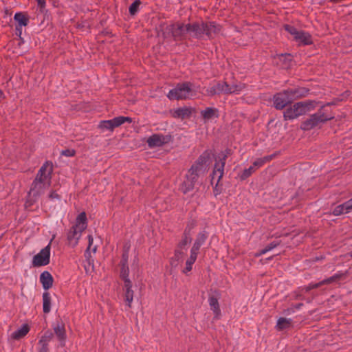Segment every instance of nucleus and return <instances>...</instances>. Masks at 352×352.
I'll return each instance as SVG.
<instances>
[{"label":"nucleus","instance_id":"1","mask_svg":"<svg viewBox=\"0 0 352 352\" xmlns=\"http://www.w3.org/2000/svg\"><path fill=\"white\" fill-rule=\"evenodd\" d=\"M53 166L52 163L45 162L39 169L28 192L27 201L25 204L26 208L31 207L49 188L51 185Z\"/></svg>","mask_w":352,"mask_h":352},{"label":"nucleus","instance_id":"2","mask_svg":"<svg viewBox=\"0 0 352 352\" xmlns=\"http://www.w3.org/2000/svg\"><path fill=\"white\" fill-rule=\"evenodd\" d=\"M210 155L208 151H205L188 170L184 180L180 185L179 189L184 194L193 190L199 175L206 171L208 166L206 164L210 160Z\"/></svg>","mask_w":352,"mask_h":352},{"label":"nucleus","instance_id":"3","mask_svg":"<svg viewBox=\"0 0 352 352\" xmlns=\"http://www.w3.org/2000/svg\"><path fill=\"white\" fill-rule=\"evenodd\" d=\"M337 104L338 102L334 98L332 101L320 106L317 112L310 115L309 118L301 122L300 129L302 131H310L316 127H320L322 124L334 119V113L332 111L329 110L328 107Z\"/></svg>","mask_w":352,"mask_h":352},{"label":"nucleus","instance_id":"4","mask_svg":"<svg viewBox=\"0 0 352 352\" xmlns=\"http://www.w3.org/2000/svg\"><path fill=\"white\" fill-rule=\"evenodd\" d=\"M319 103L313 100L298 102L286 109L283 113L284 119L285 120H294L300 116L305 115L314 111Z\"/></svg>","mask_w":352,"mask_h":352},{"label":"nucleus","instance_id":"5","mask_svg":"<svg viewBox=\"0 0 352 352\" xmlns=\"http://www.w3.org/2000/svg\"><path fill=\"white\" fill-rule=\"evenodd\" d=\"M191 84L190 82H184L178 84L177 87L171 89L167 96L170 100H182L189 97L191 92Z\"/></svg>","mask_w":352,"mask_h":352},{"label":"nucleus","instance_id":"6","mask_svg":"<svg viewBox=\"0 0 352 352\" xmlns=\"http://www.w3.org/2000/svg\"><path fill=\"white\" fill-rule=\"evenodd\" d=\"M187 32V25L176 23L168 25L163 31L164 37L173 36L175 40H180Z\"/></svg>","mask_w":352,"mask_h":352},{"label":"nucleus","instance_id":"7","mask_svg":"<svg viewBox=\"0 0 352 352\" xmlns=\"http://www.w3.org/2000/svg\"><path fill=\"white\" fill-rule=\"evenodd\" d=\"M231 154V150L229 148L225 150L220 154L219 162H216L214 164V168L212 173V179L217 177V181H219V179L223 177L226 158Z\"/></svg>","mask_w":352,"mask_h":352},{"label":"nucleus","instance_id":"8","mask_svg":"<svg viewBox=\"0 0 352 352\" xmlns=\"http://www.w3.org/2000/svg\"><path fill=\"white\" fill-rule=\"evenodd\" d=\"M50 260V243L43 248L40 252L36 254L32 259V265L34 267L47 265Z\"/></svg>","mask_w":352,"mask_h":352},{"label":"nucleus","instance_id":"9","mask_svg":"<svg viewBox=\"0 0 352 352\" xmlns=\"http://www.w3.org/2000/svg\"><path fill=\"white\" fill-rule=\"evenodd\" d=\"M129 249V247L124 245L122 259L120 263L121 267L120 276L123 280L124 283H125L126 280H130L129 278V269L128 267Z\"/></svg>","mask_w":352,"mask_h":352},{"label":"nucleus","instance_id":"10","mask_svg":"<svg viewBox=\"0 0 352 352\" xmlns=\"http://www.w3.org/2000/svg\"><path fill=\"white\" fill-rule=\"evenodd\" d=\"M309 89L305 87H297L284 90V94L288 96L292 103L294 100L302 98L308 95Z\"/></svg>","mask_w":352,"mask_h":352},{"label":"nucleus","instance_id":"11","mask_svg":"<svg viewBox=\"0 0 352 352\" xmlns=\"http://www.w3.org/2000/svg\"><path fill=\"white\" fill-rule=\"evenodd\" d=\"M83 231L75 226H72L67 233V245L72 248L76 247Z\"/></svg>","mask_w":352,"mask_h":352},{"label":"nucleus","instance_id":"12","mask_svg":"<svg viewBox=\"0 0 352 352\" xmlns=\"http://www.w3.org/2000/svg\"><path fill=\"white\" fill-rule=\"evenodd\" d=\"M170 136H165L162 134H153L147 139V144L150 148L158 147L168 143Z\"/></svg>","mask_w":352,"mask_h":352},{"label":"nucleus","instance_id":"13","mask_svg":"<svg viewBox=\"0 0 352 352\" xmlns=\"http://www.w3.org/2000/svg\"><path fill=\"white\" fill-rule=\"evenodd\" d=\"M94 239L91 235L88 236V247L85 252V256L86 258V260L87 261V265H85V270L86 271V273H89L91 270H94V264H93V260H91V248L93 244ZM97 247L94 246L91 249V251L95 253L96 252Z\"/></svg>","mask_w":352,"mask_h":352},{"label":"nucleus","instance_id":"14","mask_svg":"<svg viewBox=\"0 0 352 352\" xmlns=\"http://www.w3.org/2000/svg\"><path fill=\"white\" fill-rule=\"evenodd\" d=\"M54 334L58 339L60 346L64 347L67 339L65 323L63 322H58L53 328Z\"/></svg>","mask_w":352,"mask_h":352},{"label":"nucleus","instance_id":"15","mask_svg":"<svg viewBox=\"0 0 352 352\" xmlns=\"http://www.w3.org/2000/svg\"><path fill=\"white\" fill-rule=\"evenodd\" d=\"M288 104H291L288 96L284 94V91L276 94L274 96V104L276 109H283Z\"/></svg>","mask_w":352,"mask_h":352},{"label":"nucleus","instance_id":"16","mask_svg":"<svg viewBox=\"0 0 352 352\" xmlns=\"http://www.w3.org/2000/svg\"><path fill=\"white\" fill-rule=\"evenodd\" d=\"M124 300L126 303V305L131 308L134 294L133 290L132 289V283L131 280H126V281L124 283Z\"/></svg>","mask_w":352,"mask_h":352},{"label":"nucleus","instance_id":"17","mask_svg":"<svg viewBox=\"0 0 352 352\" xmlns=\"http://www.w3.org/2000/svg\"><path fill=\"white\" fill-rule=\"evenodd\" d=\"M204 30V23L187 25V32L197 38L201 37L205 34Z\"/></svg>","mask_w":352,"mask_h":352},{"label":"nucleus","instance_id":"18","mask_svg":"<svg viewBox=\"0 0 352 352\" xmlns=\"http://www.w3.org/2000/svg\"><path fill=\"white\" fill-rule=\"evenodd\" d=\"M207 239V234L205 232H199L193 243V245L190 250L191 252H193L196 254H199V249L201 246L204 244Z\"/></svg>","mask_w":352,"mask_h":352},{"label":"nucleus","instance_id":"19","mask_svg":"<svg viewBox=\"0 0 352 352\" xmlns=\"http://www.w3.org/2000/svg\"><path fill=\"white\" fill-rule=\"evenodd\" d=\"M185 249L177 247L175 250L174 256L170 258V264L172 267H177L180 262L183 261L185 254Z\"/></svg>","mask_w":352,"mask_h":352},{"label":"nucleus","instance_id":"20","mask_svg":"<svg viewBox=\"0 0 352 352\" xmlns=\"http://www.w3.org/2000/svg\"><path fill=\"white\" fill-rule=\"evenodd\" d=\"M40 281L44 289L47 290L53 285L54 278L47 271H44L40 276Z\"/></svg>","mask_w":352,"mask_h":352},{"label":"nucleus","instance_id":"21","mask_svg":"<svg viewBox=\"0 0 352 352\" xmlns=\"http://www.w3.org/2000/svg\"><path fill=\"white\" fill-rule=\"evenodd\" d=\"M171 114L172 116L175 118H180L184 120L190 117L192 114V110L190 108L188 107L178 108L171 111Z\"/></svg>","mask_w":352,"mask_h":352},{"label":"nucleus","instance_id":"22","mask_svg":"<svg viewBox=\"0 0 352 352\" xmlns=\"http://www.w3.org/2000/svg\"><path fill=\"white\" fill-rule=\"evenodd\" d=\"M205 34L212 38L220 31V26L213 22L204 23Z\"/></svg>","mask_w":352,"mask_h":352},{"label":"nucleus","instance_id":"23","mask_svg":"<svg viewBox=\"0 0 352 352\" xmlns=\"http://www.w3.org/2000/svg\"><path fill=\"white\" fill-rule=\"evenodd\" d=\"M352 210V200H349L344 204L336 206L333 211V214L336 216L340 215L344 212L347 213L349 212Z\"/></svg>","mask_w":352,"mask_h":352},{"label":"nucleus","instance_id":"24","mask_svg":"<svg viewBox=\"0 0 352 352\" xmlns=\"http://www.w3.org/2000/svg\"><path fill=\"white\" fill-rule=\"evenodd\" d=\"M294 39L303 45L312 44L311 36L308 32L299 31L296 35Z\"/></svg>","mask_w":352,"mask_h":352},{"label":"nucleus","instance_id":"25","mask_svg":"<svg viewBox=\"0 0 352 352\" xmlns=\"http://www.w3.org/2000/svg\"><path fill=\"white\" fill-rule=\"evenodd\" d=\"M118 120H117L116 118L109 120H103L100 122L99 124V128L102 129H108L110 131H113L116 127H118Z\"/></svg>","mask_w":352,"mask_h":352},{"label":"nucleus","instance_id":"26","mask_svg":"<svg viewBox=\"0 0 352 352\" xmlns=\"http://www.w3.org/2000/svg\"><path fill=\"white\" fill-rule=\"evenodd\" d=\"M293 320L290 318H280L277 320L276 323V329L278 331H282L283 329H289L292 327Z\"/></svg>","mask_w":352,"mask_h":352},{"label":"nucleus","instance_id":"27","mask_svg":"<svg viewBox=\"0 0 352 352\" xmlns=\"http://www.w3.org/2000/svg\"><path fill=\"white\" fill-rule=\"evenodd\" d=\"M30 331V327L28 324H23L20 329L15 331L12 334V338L14 340H20L21 338L25 337Z\"/></svg>","mask_w":352,"mask_h":352},{"label":"nucleus","instance_id":"28","mask_svg":"<svg viewBox=\"0 0 352 352\" xmlns=\"http://www.w3.org/2000/svg\"><path fill=\"white\" fill-rule=\"evenodd\" d=\"M74 226L82 230H85L87 228V216L85 212H82L78 214L76 219V223Z\"/></svg>","mask_w":352,"mask_h":352},{"label":"nucleus","instance_id":"29","mask_svg":"<svg viewBox=\"0 0 352 352\" xmlns=\"http://www.w3.org/2000/svg\"><path fill=\"white\" fill-rule=\"evenodd\" d=\"M218 110L212 107H207L205 110L201 111V115L206 120L212 119V118L218 117Z\"/></svg>","mask_w":352,"mask_h":352},{"label":"nucleus","instance_id":"30","mask_svg":"<svg viewBox=\"0 0 352 352\" xmlns=\"http://www.w3.org/2000/svg\"><path fill=\"white\" fill-rule=\"evenodd\" d=\"M245 87V84L242 82H239L232 85L228 84V94H239Z\"/></svg>","mask_w":352,"mask_h":352},{"label":"nucleus","instance_id":"31","mask_svg":"<svg viewBox=\"0 0 352 352\" xmlns=\"http://www.w3.org/2000/svg\"><path fill=\"white\" fill-rule=\"evenodd\" d=\"M51 309V297L48 292L43 294V310L45 314H48Z\"/></svg>","mask_w":352,"mask_h":352},{"label":"nucleus","instance_id":"32","mask_svg":"<svg viewBox=\"0 0 352 352\" xmlns=\"http://www.w3.org/2000/svg\"><path fill=\"white\" fill-rule=\"evenodd\" d=\"M191 240H192V239L190 237V230H188V231L185 230V232L182 236V239L178 243L177 247H179V248H183V249L186 250V247H187L188 244H189L191 242Z\"/></svg>","mask_w":352,"mask_h":352},{"label":"nucleus","instance_id":"33","mask_svg":"<svg viewBox=\"0 0 352 352\" xmlns=\"http://www.w3.org/2000/svg\"><path fill=\"white\" fill-rule=\"evenodd\" d=\"M54 334L50 330L46 331L44 334L41 337L38 344H43L49 346V342L53 339Z\"/></svg>","mask_w":352,"mask_h":352},{"label":"nucleus","instance_id":"34","mask_svg":"<svg viewBox=\"0 0 352 352\" xmlns=\"http://www.w3.org/2000/svg\"><path fill=\"white\" fill-rule=\"evenodd\" d=\"M198 254L190 252V256L186 262V267L183 270V273L187 274L191 271L192 265L195 262Z\"/></svg>","mask_w":352,"mask_h":352},{"label":"nucleus","instance_id":"35","mask_svg":"<svg viewBox=\"0 0 352 352\" xmlns=\"http://www.w3.org/2000/svg\"><path fill=\"white\" fill-rule=\"evenodd\" d=\"M209 304L211 307V309L213 310L216 317H218L220 315L221 310L219 308V302L217 298L214 296H210L209 298Z\"/></svg>","mask_w":352,"mask_h":352},{"label":"nucleus","instance_id":"36","mask_svg":"<svg viewBox=\"0 0 352 352\" xmlns=\"http://www.w3.org/2000/svg\"><path fill=\"white\" fill-rule=\"evenodd\" d=\"M14 18L19 23V26H26L28 23V18L21 12L16 13Z\"/></svg>","mask_w":352,"mask_h":352},{"label":"nucleus","instance_id":"37","mask_svg":"<svg viewBox=\"0 0 352 352\" xmlns=\"http://www.w3.org/2000/svg\"><path fill=\"white\" fill-rule=\"evenodd\" d=\"M214 87L217 95L221 94H228V83L226 82H219Z\"/></svg>","mask_w":352,"mask_h":352},{"label":"nucleus","instance_id":"38","mask_svg":"<svg viewBox=\"0 0 352 352\" xmlns=\"http://www.w3.org/2000/svg\"><path fill=\"white\" fill-rule=\"evenodd\" d=\"M280 243L279 242H276V241H274L270 244H268L265 248H263V250H261L258 253H257L256 254V256H261L264 254H265L266 252L272 250V249L275 248L276 247H277L278 245H279Z\"/></svg>","mask_w":352,"mask_h":352},{"label":"nucleus","instance_id":"39","mask_svg":"<svg viewBox=\"0 0 352 352\" xmlns=\"http://www.w3.org/2000/svg\"><path fill=\"white\" fill-rule=\"evenodd\" d=\"M256 168L251 166L248 168L245 169L240 175L241 180L243 181L248 178L254 171Z\"/></svg>","mask_w":352,"mask_h":352},{"label":"nucleus","instance_id":"40","mask_svg":"<svg viewBox=\"0 0 352 352\" xmlns=\"http://www.w3.org/2000/svg\"><path fill=\"white\" fill-rule=\"evenodd\" d=\"M344 275V274H342V273L336 274H335L334 276H331L330 278H328L327 279L323 280V283H324V285H328V284H331V283H332L333 282L338 281L341 278H342Z\"/></svg>","mask_w":352,"mask_h":352},{"label":"nucleus","instance_id":"41","mask_svg":"<svg viewBox=\"0 0 352 352\" xmlns=\"http://www.w3.org/2000/svg\"><path fill=\"white\" fill-rule=\"evenodd\" d=\"M140 4H141L140 0H135V1L130 6L129 13L131 15H135L136 14Z\"/></svg>","mask_w":352,"mask_h":352},{"label":"nucleus","instance_id":"42","mask_svg":"<svg viewBox=\"0 0 352 352\" xmlns=\"http://www.w3.org/2000/svg\"><path fill=\"white\" fill-rule=\"evenodd\" d=\"M284 28L286 31L294 36V38L299 31H298L294 26L289 25H285Z\"/></svg>","mask_w":352,"mask_h":352},{"label":"nucleus","instance_id":"43","mask_svg":"<svg viewBox=\"0 0 352 352\" xmlns=\"http://www.w3.org/2000/svg\"><path fill=\"white\" fill-rule=\"evenodd\" d=\"M76 154V151L74 149L67 148L65 150H63L61 151V155L66 157H73Z\"/></svg>","mask_w":352,"mask_h":352},{"label":"nucleus","instance_id":"44","mask_svg":"<svg viewBox=\"0 0 352 352\" xmlns=\"http://www.w3.org/2000/svg\"><path fill=\"white\" fill-rule=\"evenodd\" d=\"M117 120H118V126H120L121 124H122L125 121L131 122L132 119L130 117H124V116H119L116 117Z\"/></svg>","mask_w":352,"mask_h":352},{"label":"nucleus","instance_id":"45","mask_svg":"<svg viewBox=\"0 0 352 352\" xmlns=\"http://www.w3.org/2000/svg\"><path fill=\"white\" fill-rule=\"evenodd\" d=\"M206 93L208 96H212L214 95H217V93L216 92V88L214 86H213L211 88H209L206 90Z\"/></svg>","mask_w":352,"mask_h":352},{"label":"nucleus","instance_id":"46","mask_svg":"<svg viewBox=\"0 0 352 352\" xmlns=\"http://www.w3.org/2000/svg\"><path fill=\"white\" fill-rule=\"evenodd\" d=\"M39 349L38 352H50L49 346L43 345V344H38Z\"/></svg>","mask_w":352,"mask_h":352},{"label":"nucleus","instance_id":"47","mask_svg":"<svg viewBox=\"0 0 352 352\" xmlns=\"http://www.w3.org/2000/svg\"><path fill=\"white\" fill-rule=\"evenodd\" d=\"M263 161L262 160L261 158H258L256 160L254 161V162L253 163V165L252 166H254V168L256 166V167H260L262 165H263Z\"/></svg>","mask_w":352,"mask_h":352},{"label":"nucleus","instance_id":"48","mask_svg":"<svg viewBox=\"0 0 352 352\" xmlns=\"http://www.w3.org/2000/svg\"><path fill=\"white\" fill-rule=\"evenodd\" d=\"M274 155H267V156H265L263 157H262V160L263 161V164L267 162H270L271 160H272V158L274 157Z\"/></svg>","mask_w":352,"mask_h":352},{"label":"nucleus","instance_id":"49","mask_svg":"<svg viewBox=\"0 0 352 352\" xmlns=\"http://www.w3.org/2000/svg\"><path fill=\"white\" fill-rule=\"evenodd\" d=\"M49 198L50 199H58L59 198V195L55 192V191H52L50 195H49Z\"/></svg>","mask_w":352,"mask_h":352},{"label":"nucleus","instance_id":"50","mask_svg":"<svg viewBox=\"0 0 352 352\" xmlns=\"http://www.w3.org/2000/svg\"><path fill=\"white\" fill-rule=\"evenodd\" d=\"M324 285V283H323V280L318 283H315V284H311V287L313 289H316V288H318L319 287L322 286Z\"/></svg>","mask_w":352,"mask_h":352},{"label":"nucleus","instance_id":"51","mask_svg":"<svg viewBox=\"0 0 352 352\" xmlns=\"http://www.w3.org/2000/svg\"><path fill=\"white\" fill-rule=\"evenodd\" d=\"M38 5L41 8H44L45 6V0H36Z\"/></svg>","mask_w":352,"mask_h":352},{"label":"nucleus","instance_id":"52","mask_svg":"<svg viewBox=\"0 0 352 352\" xmlns=\"http://www.w3.org/2000/svg\"><path fill=\"white\" fill-rule=\"evenodd\" d=\"M16 34L19 36H21V26H16Z\"/></svg>","mask_w":352,"mask_h":352},{"label":"nucleus","instance_id":"53","mask_svg":"<svg viewBox=\"0 0 352 352\" xmlns=\"http://www.w3.org/2000/svg\"><path fill=\"white\" fill-rule=\"evenodd\" d=\"M303 290L305 291V292H309L311 289H313V288L311 287V284L309 285V286H307V287H305L303 289Z\"/></svg>","mask_w":352,"mask_h":352},{"label":"nucleus","instance_id":"54","mask_svg":"<svg viewBox=\"0 0 352 352\" xmlns=\"http://www.w3.org/2000/svg\"><path fill=\"white\" fill-rule=\"evenodd\" d=\"M5 98L4 94L2 90L0 89V100Z\"/></svg>","mask_w":352,"mask_h":352},{"label":"nucleus","instance_id":"55","mask_svg":"<svg viewBox=\"0 0 352 352\" xmlns=\"http://www.w3.org/2000/svg\"><path fill=\"white\" fill-rule=\"evenodd\" d=\"M336 100H337L338 103L342 100V98H336Z\"/></svg>","mask_w":352,"mask_h":352},{"label":"nucleus","instance_id":"56","mask_svg":"<svg viewBox=\"0 0 352 352\" xmlns=\"http://www.w3.org/2000/svg\"><path fill=\"white\" fill-rule=\"evenodd\" d=\"M336 100H337L338 103L342 100V98H336Z\"/></svg>","mask_w":352,"mask_h":352},{"label":"nucleus","instance_id":"57","mask_svg":"<svg viewBox=\"0 0 352 352\" xmlns=\"http://www.w3.org/2000/svg\"><path fill=\"white\" fill-rule=\"evenodd\" d=\"M302 305V304L300 303L298 305H296V308H300Z\"/></svg>","mask_w":352,"mask_h":352},{"label":"nucleus","instance_id":"58","mask_svg":"<svg viewBox=\"0 0 352 352\" xmlns=\"http://www.w3.org/2000/svg\"><path fill=\"white\" fill-rule=\"evenodd\" d=\"M333 2L337 3L339 0H331Z\"/></svg>","mask_w":352,"mask_h":352},{"label":"nucleus","instance_id":"59","mask_svg":"<svg viewBox=\"0 0 352 352\" xmlns=\"http://www.w3.org/2000/svg\"><path fill=\"white\" fill-rule=\"evenodd\" d=\"M350 256L352 257V252L350 253Z\"/></svg>","mask_w":352,"mask_h":352},{"label":"nucleus","instance_id":"60","mask_svg":"<svg viewBox=\"0 0 352 352\" xmlns=\"http://www.w3.org/2000/svg\"><path fill=\"white\" fill-rule=\"evenodd\" d=\"M351 200H352V198L351 199Z\"/></svg>","mask_w":352,"mask_h":352}]
</instances>
